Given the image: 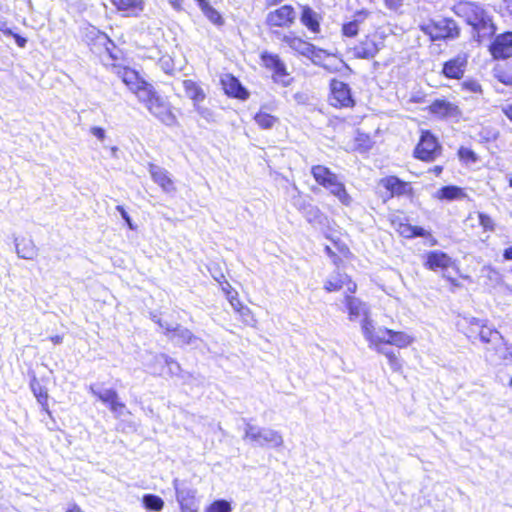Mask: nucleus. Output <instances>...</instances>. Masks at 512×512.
I'll return each instance as SVG.
<instances>
[{
	"label": "nucleus",
	"mask_w": 512,
	"mask_h": 512,
	"mask_svg": "<svg viewBox=\"0 0 512 512\" xmlns=\"http://www.w3.org/2000/svg\"><path fill=\"white\" fill-rule=\"evenodd\" d=\"M301 213L309 223H321L322 213L317 206L310 203Z\"/></svg>",
	"instance_id": "40"
},
{
	"label": "nucleus",
	"mask_w": 512,
	"mask_h": 512,
	"mask_svg": "<svg viewBox=\"0 0 512 512\" xmlns=\"http://www.w3.org/2000/svg\"><path fill=\"white\" fill-rule=\"evenodd\" d=\"M31 388L38 402L44 405L48 399L47 391L39 383L36 382L31 383Z\"/></svg>",
	"instance_id": "45"
},
{
	"label": "nucleus",
	"mask_w": 512,
	"mask_h": 512,
	"mask_svg": "<svg viewBox=\"0 0 512 512\" xmlns=\"http://www.w3.org/2000/svg\"><path fill=\"white\" fill-rule=\"evenodd\" d=\"M261 60L266 68L273 71L275 82H279L283 86L290 84V81L285 79L288 76L286 66L278 55L265 51L261 54Z\"/></svg>",
	"instance_id": "10"
},
{
	"label": "nucleus",
	"mask_w": 512,
	"mask_h": 512,
	"mask_svg": "<svg viewBox=\"0 0 512 512\" xmlns=\"http://www.w3.org/2000/svg\"><path fill=\"white\" fill-rule=\"evenodd\" d=\"M116 210L120 213L122 219L126 222V224L128 225V227L131 229V230H134L135 229V226L133 225V222H132V219L131 217L129 216V214L127 213V211L124 209L123 206L121 205H118L116 207Z\"/></svg>",
	"instance_id": "53"
},
{
	"label": "nucleus",
	"mask_w": 512,
	"mask_h": 512,
	"mask_svg": "<svg viewBox=\"0 0 512 512\" xmlns=\"http://www.w3.org/2000/svg\"><path fill=\"white\" fill-rule=\"evenodd\" d=\"M383 186L391 192L392 195H406L411 191L408 182H404L396 176H389L382 180Z\"/></svg>",
	"instance_id": "24"
},
{
	"label": "nucleus",
	"mask_w": 512,
	"mask_h": 512,
	"mask_svg": "<svg viewBox=\"0 0 512 512\" xmlns=\"http://www.w3.org/2000/svg\"><path fill=\"white\" fill-rule=\"evenodd\" d=\"M385 6L390 10H397L402 6L403 0H383Z\"/></svg>",
	"instance_id": "56"
},
{
	"label": "nucleus",
	"mask_w": 512,
	"mask_h": 512,
	"mask_svg": "<svg viewBox=\"0 0 512 512\" xmlns=\"http://www.w3.org/2000/svg\"><path fill=\"white\" fill-rule=\"evenodd\" d=\"M512 46V32H505L498 35L491 45V51L496 58L509 56V49Z\"/></svg>",
	"instance_id": "19"
},
{
	"label": "nucleus",
	"mask_w": 512,
	"mask_h": 512,
	"mask_svg": "<svg viewBox=\"0 0 512 512\" xmlns=\"http://www.w3.org/2000/svg\"><path fill=\"white\" fill-rule=\"evenodd\" d=\"M170 339H176L178 345H191L195 348H197L201 342L188 328L179 324L175 325L174 333L170 336Z\"/></svg>",
	"instance_id": "22"
},
{
	"label": "nucleus",
	"mask_w": 512,
	"mask_h": 512,
	"mask_svg": "<svg viewBox=\"0 0 512 512\" xmlns=\"http://www.w3.org/2000/svg\"><path fill=\"white\" fill-rule=\"evenodd\" d=\"M149 172L153 181L158 184L163 191L170 193L175 191L173 180L171 179L168 171L158 165L150 164Z\"/></svg>",
	"instance_id": "17"
},
{
	"label": "nucleus",
	"mask_w": 512,
	"mask_h": 512,
	"mask_svg": "<svg viewBox=\"0 0 512 512\" xmlns=\"http://www.w3.org/2000/svg\"><path fill=\"white\" fill-rule=\"evenodd\" d=\"M221 83L225 93L234 98L245 100L249 97L248 91L242 86L240 81L231 74H225L221 78Z\"/></svg>",
	"instance_id": "16"
},
{
	"label": "nucleus",
	"mask_w": 512,
	"mask_h": 512,
	"mask_svg": "<svg viewBox=\"0 0 512 512\" xmlns=\"http://www.w3.org/2000/svg\"><path fill=\"white\" fill-rule=\"evenodd\" d=\"M458 156L460 159L465 160L467 162H476L477 156L475 152L466 147H460L458 150Z\"/></svg>",
	"instance_id": "47"
},
{
	"label": "nucleus",
	"mask_w": 512,
	"mask_h": 512,
	"mask_svg": "<svg viewBox=\"0 0 512 512\" xmlns=\"http://www.w3.org/2000/svg\"><path fill=\"white\" fill-rule=\"evenodd\" d=\"M388 362H389L390 368L395 372L399 371L402 367L400 360L398 359V357L395 354L394 355L388 354Z\"/></svg>",
	"instance_id": "54"
},
{
	"label": "nucleus",
	"mask_w": 512,
	"mask_h": 512,
	"mask_svg": "<svg viewBox=\"0 0 512 512\" xmlns=\"http://www.w3.org/2000/svg\"><path fill=\"white\" fill-rule=\"evenodd\" d=\"M92 135L97 139L103 141L105 139V130L101 127L94 126L90 129Z\"/></svg>",
	"instance_id": "57"
},
{
	"label": "nucleus",
	"mask_w": 512,
	"mask_h": 512,
	"mask_svg": "<svg viewBox=\"0 0 512 512\" xmlns=\"http://www.w3.org/2000/svg\"><path fill=\"white\" fill-rule=\"evenodd\" d=\"M453 11L468 25L472 26L479 37H488L495 33L496 28L492 19L481 5L468 1L459 2L454 5Z\"/></svg>",
	"instance_id": "1"
},
{
	"label": "nucleus",
	"mask_w": 512,
	"mask_h": 512,
	"mask_svg": "<svg viewBox=\"0 0 512 512\" xmlns=\"http://www.w3.org/2000/svg\"><path fill=\"white\" fill-rule=\"evenodd\" d=\"M311 174L315 181L324 188L337 177L335 173L323 165L312 166Z\"/></svg>",
	"instance_id": "25"
},
{
	"label": "nucleus",
	"mask_w": 512,
	"mask_h": 512,
	"mask_svg": "<svg viewBox=\"0 0 512 512\" xmlns=\"http://www.w3.org/2000/svg\"><path fill=\"white\" fill-rule=\"evenodd\" d=\"M297 18L295 9L291 5H283L273 11H270L265 18V23L269 27L289 28Z\"/></svg>",
	"instance_id": "6"
},
{
	"label": "nucleus",
	"mask_w": 512,
	"mask_h": 512,
	"mask_svg": "<svg viewBox=\"0 0 512 512\" xmlns=\"http://www.w3.org/2000/svg\"><path fill=\"white\" fill-rule=\"evenodd\" d=\"M11 36L15 39V41L19 47H21V48L25 47V45L27 43L26 38L22 37L21 35H19L17 33H14V35H11Z\"/></svg>",
	"instance_id": "62"
},
{
	"label": "nucleus",
	"mask_w": 512,
	"mask_h": 512,
	"mask_svg": "<svg viewBox=\"0 0 512 512\" xmlns=\"http://www.w3.org/2000/svg\"><path fill=\"white\" fill-rule=\"evenodd\" d=\"M0 31L7 36L14 35V32L8 27V23L5 20H0Z\"/></svg>",
	"instance_id": "59"
},
{
	"label": "nucleus",
	"mask_w": 512,
	"mask_h": 512,
	"mask_svg": "<svg viewBox=\"0 0 512 512\" xmlns=\"http://www.w3.org/2000/svg\"><path fill=\"white\" fill-rule=\"evenodd\" d=\"M157 324L160 326V328L165 330V334L169 338L174 333L175 326L169 324L168 322L157 319Z\"/></svg>",
	"instance_id": "55"
},
{
	"label": "nucleus",
	"mask_w": 512,
	"mask_h": 512,
	"mask_svg": "<svg viewBox=\"0 0 512 512\" xmlns=\"http://www.w3.org/2000/svg\"><path fill=\"white\" fill-rule=\"evenodd\" d=\"M461 193V189L456 186H444L438 191V197L441 199L453 200Z\"/></svg>",
	"instance_id": "44"
},
{
	"label": "nucleus",
	"mask_w": 512,
	"mask_h": 512,
	"mask_svg": "<svg viewBox=\"0 0 512 512\" xmlns=\"http://www.w3.org/2000/svg\"><path fill=\"white\" fill-rule=\"evenodd\" d=\"M325 189L329 190V192L334 195L343 205L348 206L351 203V197L347 193L344 184L339 181L338 176L328 184Z\"/></svg>",
	"instance_id": "28"
},
{
	"label": "nucleus",
	"mask_w": 512,
	"mask_h": 512,
	"mask_svg": "<svg viewBox=\"0 0 512 512\" xmlns=\"http://www.w3.org/2000/svg\"><path fill=\"white\" fill-rule=\"evenodd\" d=\"M90 33L95 36V39L98 41L99 44L105 47L106 51L109 53L112 59H118V55L112 51V49L115 48V45L113 41L110 40L105 33L100 32L94 27L91 29Z\"/></svg>",
	"instance_id": "36"
},
{
	"label": "nucleus",
	"mask_w": 512,
	"mask_h": 512,
	"mask_svg": "<svg viewBox=\"0 0 512 512\" xmlns=\"http://www.w3.org/2000/svg\"><path fill=\"white\" fill-rule=\"evenodd\" d=\"M502 112L512 121V104H506L502 107Z\"/></svg>",
	"instance_id": "64"
},
{
	"label": "nucleus",
	"mask_w": 512,
	"mask_h": 512,
	"mask_svg": "<svg viewBox=\"0 0 512 512\" xmlns=\"http://www.w3.org/2000/svg\"><path fill=\"white\" fill-rule=\"evenodd\" d=\"M300 20L311 32L317 33L319 31L320 24L317 15L310 7L303 8Z\"/></svg>",
	"instance_id": "32"
},
{
	"label": "nucleus",
	"mask_w": 512,
	"mask_h": 512,
	"mask_svg": "<svg viewBox=\"0 0 512 512\" xmlns=\"http://www.w3.org/2000/svg\"><path fill=\"white\" fill-rule=\"evenodd\" d=\"M421 30L430 37L432 41L442 39H454L459 36V27L451 18L432 20L421 25Z\"/></svg>",
	"instance_id": "3"
},
{
	"label": "nucleus",
	"mask_w": 512,
	"mask_h": 512,
	"mask_svg": "<svg viewBox=\"0 0 512 512\" xmlns=\"http://www.w3.org/2000/svg\"><path fill=\"white\" fill-rule=\"evenodd\" d=\"M109 409L116 418H120L126 411V405L123 402L119 401L118 398L109 406Z\"/></svg>",
	"instance_id": "48"
},
{
	"label": "nucleus",
	"mask_w": 512,
	"mask_h": 512,
	"mask_svg": "<svg viewBox=\"0 0 512 512\" xmlns=\"http://www.w3.org/2000/svg\"><path fill=\"white\" fill-rule=\"evenodd\" d=\"M361 329L364 338L369 342V347L387 344L388 337H390L391 329L384 327H375L373 320L369 317L362 319Z\"/></svg>",
	"instance_id": "7"
},
{
	"label": "nucleus",
	"mask_w": 512,
	"mask_h": 512,
	"mask_svg": "<svg viewBox=\"0 0 512 512\" xmlns=\"http://www.w3.org/2000/svg\"><path fill=\"white\" fill-rule=\"evenodd\" d=\"M429 235V232L426 231L424 228L419 226H414V233L413 237H427Z\"/></svg>",
	"instance_id": "60"
},
{
	"label": "nucleus",
	"mask_w": 512,
	"mask_h": 512,
	"mask_svg": "<svg viewBox=\"0 0 512 512\" xmlns=\"http://www.w3.org/2000/svg\"><path fill=\"white\" fill-rule=\"evenodd\" d=\"M194 110L203 118L205 119L207 122H214L215 121V117H214V113L211 109H209L208 107H204L202 105L197 104L194 105Z\"/></svg>",
	"instance_id": "46"
},
{
	"label": "nucleus",
	"mask_w": 512,
	"mask_h": 512,
	"mask_svg": "<svg viewBox=\"0 0 512 512\" xmlns=\"http://www.w3.org/2000/svg\"><path fill=\"white\" fill-rule=\"evenodd\" d=\"M89 390L92 395L97 397L104 404H107L108 407L119 398L117 391L114 389H99L96 385H91Z\"/></svg>",
	"instance_id": "31"
},
{
	"label": "nucleus",
	"mask_w": 512,
	"mask_h": 512,
	"mask_svg": "<svg viewBox=\"0 0 512 512\" xmlns=\"http://www.w3.org/2000/svg\"><path fill=\"white\" fill-rule=\"evenodd\" d=\"M243 440L249 441L255 447L279 448L284 440L279 431L268 427H260L246 423Z\"/></svg>",
	"instance_id": "2"
},
{
	"label": "nucleus",
	"mask_w": 512,
	"mask_h": 512,
	"mask_svg": "<svg viewBox=\"0 0 512 512\" xmlns=\"http://www.w3.org/2000/svg\"><path fill=\"white\" fill-rule=\"evenodd\" d=\"M112 2L116 8L124 12L126 16L137 15L144 9L142 0H112Z\"/></svg>",
	"instance_id": "26"
},
{
	"label": "nucleus",
	"mask_w": 512,
	"mask_h": 512,
	"mask_svg": "<svg viewBox=\"0 0 512 512\" xmlns=\"http://www.w3.org/2000/svg\"><path fill=\"white\" fill-rule=\"evenodd\" d=\"M478 220H479V224L484 228V230L492 231L494 229L493 220L487 214L478 213Z\"/></svg>",
	"instance_id": "49"
},
{
	"label": "nucleus",
	"mask_w": 512,
	"mask_h": 512,
	"mask_svg": "<svg viewBox=\"0 0 512 512\" xmlns=\"http://www.w3.org/2000/svg\"><path fill=\"white\" fill-rule=\"evenodd\" d=\"M147 109L164 125L172 127L177 124V118L171 110L170 103L160 95L154 99Z\"/></svg>",
	"instance_id": "8"
},
{
	"label": "nucleus",
	"mask_w": 512,
	"mask_h": 512,
	"mask_svg": "<svg viewBox=\"0 0 512 512\" xmlns=\"http://www.w3.org/2000/svg\"><path fill=\"white\" fill-rule=\"evenodd\" d=\"M142 503L147 510L154 512H160L164 507L163 499L155 494H145Z\"/></svg>",
	"instance_id": "37"
},
{
	"label": "nucleus",
	"mask_w": 512,
	"mask_h": 512,
	"mask_svg": "<svg viewBox=\"0 0 512 512\" xmlns=\"http://www.w3.org/2000/svg\"><path fill=\"white\" fill-rule=\"evenodd\" d=\"M451 265V258L442 251H431L426 256L425 266L433 271L446 269Z\"/></svg>",
	"instance_id": "23"
},
{
	"label": "nucleus",
	"mask_w": 512,
	"mask_h": 512,
	"mask_svg": "<svg viewBox=\"0 0 512 512\" xmlns=\"http://www.w3.org/2000/svg\"><path fill=\"white\" fill-rule=\"evenodd\" d=\"M282 41L299 54L311 57L314 54L315 46L293 35H283Z\"/></svg>",
	"instance_id": "20"
},
{
	"label": "nucleus",
	"mask_w": 512,
	"mask_h": 512,
	"mask_svg": "<svg viewBox=\"0 0 512 512\" xmlns=\"http://www.w3.org/2000/svg\"><path fill=\"white\" fill-rule=\"evenodd\" d=\"M384 47V41L377 35L367 36L354 47V55L360 59H372Z\"/></svg>",
	"instance_id": "12"
},
{
	"label": "nucleus",
	"mask_w": 512,
	"mask_h": 512,
	"mask_svg": "<svg viewBox=\"0 0 512 512\" xmlns=\"http://www.w3.org/2000/svg\"><path fill=\"white\" fill-rule=\"evenodd\" d=\"M165 366V364H160L159 362H156L154 359V355L152 356L151 362L148 364L149 369L154 375H162Z\"/></svg>",
	"instance_id": "52"
},
{
	"label": "nucleus",
	"mask_w": 512,
	"mask_h": 512,
	"mask_svg": "<svg viewBox=\"0 0 512 512\" xmlns=\"http://www.w3.org/2000/svg\"><path fill=\"white\" fill-rule=\"evenodd\" d=\"M154 359L156 362H159L160 364H165L168 368V374L170 376H178L181 372V366L180 364L171 358L170 356L160 353V354H154Z\"/></svg>",
	"instance_id": "35"
},
{
	"label": "nucleus",
	"mask_w": 512,
	"mask_h": 512,
	"mask_svg": "<svg viewBox=\"0 0 512 512\" xmlns=\"http://www.w3.org/2000/svg\"><path fill=\"white\" fill-rule=\"evenodd\" d=\"M398 232L405 238H413L414 226L401 223L399 225Z\"/></svg>",
	"instance_id": "51"
},
{
	"label": "nucleus",
	"mask_w": 512,
	"mask_h": 512,
	"mask_svg": "<svg viewBox=\"0 0 512 512\" xmlns=\"http://www.w3.org/2000/svg\"><path fill=\"white\" fill-rule=\"evenodd\" d=\"M113 71L133 93L145 82L138 72L131 68L114 65Z\"/></svg>",
	"instance_id": "15"
},
{
	"label": "nucleus",
	"mask_w": 512,
	"mask_h": 512,
	"mask_svg": "<svg viewBox=\"0 0 512 512\" xmlns=\"http://www.w3.org/2000/svg\"><path fill=\"white\" fill-rule=\"evenodd\" d=\"M413 342V337L402 331L391 330L387 344L394 345L398 348H405Z\"/></svg>",
	"instance_id": "34"
},
{
	"label": "nucleus",
	"mask_w": 512,
	"mask_h": 512,
	"mask_svg": "<svg viewBox=\"0 0 512 512\" xmlns=\"http://www.w3.org/2000/svg\"><path fill=\"white\" fill-rule=\"evenodd\" d=\"M134 94H136L140 102L144 103L146 108L159 96L154 87L147 81H145Z\"/></svg>",
	"instance_id": "30"
},
{
	"label": "nucleus",
	"mask_w": 512,
	"mask_h": 512,
	"mask_svg": "<svg viewBox=\"0 0 512 512\" xmlns=\"http://www.w3.org/2000/svg\"><path fill=\"white\" fill-rule=\"evenodd\" d=\"M291 204L300 212H302L309 204L310 202L307 200V198L300 194L298 189L294 188V194L291 195Z\"/></svg>",
	"instance_id": "43"
},
{
	"label": "nucleus",
	"mask_w": 512,
	"mask_h": 512,
	"mask_svg": "<svg viewBox=\"0 0 512 512\" xmlns=\"http://www.w3.org/2000/svg\"><path fill=\"white\" fill-rule=\"evenodd\" d=\"M227 294H228L231 306L234 308L235 311L238 312V309H239L240 305H242V303L237 298V293H235V296H230V292L227 291Z\"/></svg>",
	"instance_id": "58"
},
{
	"label": "nucleus",
	"mask_w": 512,
	"mask_h": 512,
	"mask_svg": "<svg viewBox=\"0 0 512 512\" xmlns=\"http://www.w3.org/2000/svg\"><path fill=\"white\" fill-rule=\"evenodd\" d=\"M203 14L215 25H222L223 19L219 12L214 9L208 0H196Z\"/></svg>",
	"instance_id": "33"
},
{
	"label": "nucleus",
	"mask_w": 512,
	"mask_h": 512,
	"mask_svg": "<svg viewBox=\"0 0 512 512\" xmlns=\"http://www.w3.org/2000/svg\"><path fill=\"white\" fill-rule=\"evenodd\" d=\"M180 511L181 512H198V504H192V505L184 504L183 506H180Z\"/></svg>",
	"instance_id": "61"
},
{
	"label": "nucleus",
	"mask_w": 512,
	"mask_h": 512,
	"mask_svg": "<svg viewBox=\"0 0 512 512\" xmlns=\"http://www.w3.org/2000/svg\"><path fill=\"white\" fill-rule=\"evenodd\" d=\"M331 97L330 103L335 107H352L354 106V99L351 94V89L348 84L333 80L331 82Z\"/></svg>",
	"instance_id": "11"
},
{
	"label": "nucleus",
	"mask_w": 512,
	"mask_h": 512,
	"mask_svg": "<svg viewBox=\"0 0 512 512\" xmlns=\"http://www.w3.org/2000/svg\"><path fill=\"white\" fill-rule=\"evenodd\" d=\"M232 507L230 502L224 499H219L210 504L205 512H231Z\"/></svg>",
	"instance_id": "42"
},
{
	"label": "nucleus",
	"mask_w": 512,
	"mask_h": 512,
	"mask_svg": "<svg viewBox=\"0 0 512 512\" xmlns=\"http://www.w3.org/2000/svg\"><path fill=\"white\" fill-rule=\"evenodd\" d=\"M372 348H375L378 353L385 355L387 358H388V354H390V355L395 354L393 351L383 347L382 345L373 346Z\"/></svg>",
	"instance_id": "63"
},
{
	"label": "nucleus",
	"mask_w": 512,
	"mask_h": 512,
	"mask_svg": "<svg viewBox=\"0 0 512 512\" xmlns=\"http://www.w3.org/2000/svg\"><path fill=\"white\" fill-rule=\"evenodd\" d=\"M347 282V290L350 293L355 292L356 284L352 283L347 275H337L336 277H331L329 280L325 282L324 288L328 292L338 291L343 288L344 284Z\"/></svg>",
	"instance_id": "27"
},
{
	"label": "nucleus",
	"mask_w": 512,
	"mask_h": 512,
	"mask_svg": "<svg viewBox=\"0 0 512 512\" xmlns=\"http://www.w3.org/2000/svg\"><path fill=\"white\" fill-rule=\"evenodd\" d=\"M184 91L191 100H193V106L199 104L205 99V93L203 89L194 81L187 79L183 81Z\"/></svg>",
	"instance_id": "29"
},
{
	"label": "nucleus",
	"mask_w": 512,
	"mask_h": 512,
	"mask_svg": "<svg viewBox=\"0 0 512 512\" xmlns=\"http://www.w3.org/2000/svg\"><path fill=\"white\" fill-rule=\"evenodd\" d=\"M470 330L471 333H477L483 343L497 346V352H500L501 357L505 358L506 349L503 348V337L496 329L488 327L480 319L472 318Z\"/></svg>",
	"instance_id": "4"
},
{
	"label": "nucleus",
	"mask_w": 512,
	"mask_h": 512,
	"mask_svg": "<svg viewBox=\"0 0 512 512\" xmlns=\"http://www.w3.org/2000/svg\"><path fill=\"white\" fill-rule=\"evenodd\" d=\"M254 120L262 129H271L278 121L276 117L262 110L254 116Z\"/></svg>",
	"instance_id": "39"
},
{
	"label": "nucleus",
	"mask_w": 512,
	"mask_h": 512,
	"mask_svg": "<svg viewBox=\"0 0 512 512\" xmlns=\"http://www.w3.org/2000/svg\"><path fill=\"white\" fill-rule=\"evenodd\" d=\"M345 304L351 321H356L361 316L363 319L369 317L367 305L360 299L348 295L345 297Z\"/></svg>",
	"instance_id": "21"
},
{
	"label": "nucleus",
	"mask_w": 512,
	"mask_h": 512,
	"mask_svg": "<svg viewBox=\"0 0 512 512\" xmlns=\"http://www.w3.org/2000/svg\"><path fill=\"white\" fill-rule=\"evenodd\" d=\"M15 250L19 258L33 260L38 254V248L30 238H14Z\"/></svg>",
	"instance_id": "18"
},
{
	"label": "nucleus",
	"mask_w": 512,
	"mask_h": 512,
	"mask_svg": "<svg viewBox=\"0 0 512 512\" xmlns=\"http://www.w3.org/2000/svg\"><path fill=\"white\" fill-rule=\"evenodd\" d=\"M238 313L246 324L250 325L254 321L252 313L248 307L240 305Z\"/></svg>",
	"instance_id": "50"
},
{
	"label": "nucleus",
	"mask_w": 512,
	"mask_h": 512,
	"mask_svg": "<svg viewBox=\"0 0 512 512\" xmlns=\"http://www.w3.org/2000/svg\"><path fill=\"white\" fill-rule=\"evenodd\" d=\"M461 90L469 93L472 97L482 95V87L480 83L475 79H466L461 83Z\"/></svg>",
	"instance_id": "41"
},
{
	"label": "nucleus",
	"mask_w": 512,
	"mask_h": 512,
	"mask_svg": "<svg viewBox=\"0 0 512 512\" xmlns=\"http://www.w3.org/2000/svg\"><path fill=\"white\" fill-rule=\"evenodd\" d=\"M441 153V146L430 131H424L421 134L420 141L417 144L414 155L423 161H433Z\"/></svg>",
	"instance_id": "5"
},
{
	"label": "nucleus",
	"mask_w": 512,
	"mask_h": 512,
	"mask_svg": "<svg viewBox=\"0 0 512 512\" xmlns=\"http://www.w3.org/2000/svg\"><path fill=\"white\" fill-rule=\"evenodd\" d=\"M172 484L175 490L176 500L179 506H183L184 504H198V501L196 499V489L189 486L185 481H181L177 478L173 480Z\"/></svg>",
	"instance_id": "14"
},
{
	"label": "nucleus",
	"mask_w": 512,
	"mask_h": 512,
	"mask_svg": "<svg viewBox=\"0 0 512 512\" xmlns=\"http://www.w3.org/2000/svg\"><path fill=\"white\" fill-rule=\"evenodd\" d=\"M429 112L439 119L454 121H458L462 116L460 108L446 99L434 100L429 106Z\"/></svg>",
	"instance_id": "9"
},
{
	"label": "nucleus",
	"mask_w": 512,
	"mask_h": 512,
	"mask_svg": "<svg viewBox=\"0 0 512 512\" xmlns=\"http://www.w3.org/2000/svg\"><path fill=\"white\" fill-rule=\"evenodd\" d=\"M468 65L467 53L460 52L455 57L444 62L442 74L449 79H461Z\"/></svg>",
	"instance_id": "13"
},
{
	"label": "nucleus",
	"mask_w": 512,
	"mask_h": 512,
	"mask_svg": "<svg viewBox=\"0 0 512 512\" xmlns=\"http://www.w3.org/2000/svg\"><path fill=\"white\" fill-rule=\"evenodd\" d=\"M367 15H368V12H366V11L359 12L357 14V17H358L357 19H354L353 21H350L343 25V27H342L343 34L347 37H354L355 35H357L358 30H359V23Z\"/></svg>",
	"instance_id": "38"
}]
</instances>
